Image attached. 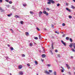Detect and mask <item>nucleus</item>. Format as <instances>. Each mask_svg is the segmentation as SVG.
I'll return each instance as SVG.
<instances>
[{
  "label": "nucleus",
  "mask_w": 75,
  "mask_h": 75,
  "mask_svg": "<svg viewBox=\"0 0 75 75\" xmlns=\"http://www.w3.org/2000/svg\"><path fill=\"white\" fill-rule=\"evenodd\" d=\"M43 14H46V16H48V13L45 10L43 11Z\"/></svg>",
  "instance_id": "f257e3e1"
},
{
  "label": "nucleus",
  "mask_w": 75,
  "mask_h": 75,
  "mask_svg": "<svg viewBox=\"0 0 75 75\" xmlns=\"http://www.w3.org/2000/svg\"><path fill=\"white\" fill-rule=\"evenodd\" d=\"M48 1H50L51 3L52 4H54V3H55V1L53 0H48Z\"/></svg>",
  "instance_id": "f03ea898"
},
{
  "label": "nucleus",
  "mask_w": 75,
  "mask_h": 75,
  "mask_svg": "<svg viewBox=\"0 0 75 75\" xmlns=\"http://www.w3.org/2000/svg\"><path fill=\"white\" fill-rule=\"evenodd\" d=\"M61 42H62V44H63L64 46H66V45H67L66 44V43L64 42L63 40H62Z\"/></svg>",
  "instance_id": "7ed1b4c3"
},
{
  "label": "nucleus",
  "mask_w": 75,
  "mask_h": 75,
  "mask_svg": "<svg viewBox=\"0 0 75 75\" xmlns=\"http://www.w3.org/2000/svg\"><path fill=\"white\" fill-rule=\"evenodd\" d=\"M45 73L46 74H47V75H49L50 74V72H48L47 70H45Z\"/></svg>",
  "instance_id": "20e7f679"
},
{
  "label": "nucleus",
  "mask_w": 75,
  "mask_h": 75,
  "mask_svg": "<svg viewBox=\"0 0 75 75\" xmlns=\"http://www.w3.org/2000/svg\"><path fill=\"white\" fill-rule=\"evenodd\" d=\"M66 65L67 66V69H70V67L69 66V65H68V64H66Z\"/></svg>",
  "instance_id": "39448f33"
},
{
  "label": "nucleus",
  "mask_w": 75,
  "mask_h": 75,
  "mask_svg": "<svg viewBox=\"0 0 75 75\" xmlns=\"http://www.w3.org/2000/svg\"><path fill=\"white\" fill-rule=\"evenodd\" d=\"M42 14V12L40 11L39 13V17H41V15Z\"/></svg>",
  "instance_id": "423d86ee"
},
{
  "label": "nucleus",
  "mask_w": 75,
  "mask_h": 75,
  "mask_svg": "<svg viewBox=\"0 0 75 75\" xmlns=\"http://www.w3.org/2000/svg\"><path fill=\"white\" fill-rule=\"evenodd\" d=\"M23 68V66L21 65H20L18 67V69H21Z\"/></svg>",
  "instance_id": "0eeeda50"
},
{
  "label": "nucleus",
  "mask_w": 75,
  "mask_h": 75,
  "mask_svg": "<svg viewBox=\"0 0 75 75\" xmlns=\"http://www.w3.org/2000/svg\"><path fill=\"white\" fill-rule=\"evenodd\" d=\"M25 34L26 36H28V35H29V33H28V32H25Z\"/></svg>",
  "instance_id": "6e6552de"
},
{
  "label": "nucleus",
  "mask_w": 75,
  "mask_h": 75,
  "mask_svg": "<svg viewBox=\"0 0 75 75\" xmlns=\"http://www.w3.org/2000/svg\"><path fill=\"white\" fill-rule=\"evenodd\" d=\"M42 58H45L46 57V55L45 54H43L42 55Z\"/></svg>",
  "instance_id": "1a4fd4ad"
},
{
  "label": "nucleus",
  "mask_w": 75,
  "mask_h": 75,
  "mask_svg": "<svg viewBox=\"0 0 75 75\" xmlns=\"http://www.w3.org/2000/svg\"><path fill=\"white\" fill-rule=\"evenodd\" d=\"M66 9L67 10V11H69V12H70V11H71V10L68 8H66Z\"/></svg>",
  "instance_id": "9d476101"
},
{
  "label": "nucleus",
  "mask_w": 75,
  "mask_h": 75,
  "mask_svg": "<svg viewBox=\"0 0 75 75\" xmlns=\"http://www.w3.org/2000/svg\"><path fill=\"white\" fill-rule=\"evenodd\" d=\"M19 74H20V75H23V72L20 71L19 72Z\"/></svg>",
  "instance_id": "9b49d317"
},
{
  "label": "nucleus",
  "mask_w": 75,
  "mask_h": 75,
  "mask_svg": "<svg viewBox=\"0 0 75 75\" xmlns=\"http://www.w3.org/2000/svg\"><path fill=\"white\" fill-rule=\"evenodd\" d=\"M71 8H73V9H75V7L74 6H73L72 5H71Z\"/></svg>",
  "instance_id": "f8f14e48"
},
{
  "label": "nucleus",
  "mask_w": 75,
  "mask_h": 75,
  "mask_svg": "<svg viewBox=\"0 0 75 75\" xmlns=\"http://www.w3.org/2000/svg\"><path fill=\"white\" fill-rule=\"evenodd\" d=\"M10 49H11V51H13V50H14V48H13V47H10Z\"/></svg>",
  "instance_id": "ddd939ff"
},
{
  "label": "nucleus",
  "mask_w": 75,
  "mask_h": 75,
  "mask_svg": "<svg viewBox=\"0 0 75 75\" xmlns=\"http://www.w3.org/2000/svg\"><path fill=\"white\" fill-rule=\"evenodd\" d=\"M35 64L36 65H38V62H37V61H35L34 62Z\"/></svg>",
  "instance_id": "4468645a"
},
{
  "label": "nucleus",
  "mask_w": 75,
  "mask_h": 75,
  "mask_svg": "<svg viewBox=\"0 0 75 75\" xmlns=\"http://www.w3.org/2000/svg\"><path fill=\"white\" fill-rule=\"evenodd\" d=\"M73 46L74 48L75 49V43H74L73 44Z\"/></svg>",
  "instance_id": "2eb2a0df"
},
{
  "label": "nucleus",
  "mask_w": 75,
  "mask_h": 75,
  "mask_svg": "<svg viewBox=\"0 0 75 75\" xmlns=\"http://www.w3.org/2000/svg\"><path fill=\"white\" fill-rule=\"evenodd\" d=\"M8 17H10L11 16H12V14L11 13L10 14H8L7 15Z\"/></svg>",
  "instance_id": "dca6fc26"
},
{
  "label": "nucleus",
  "mask_w": 75,
  "mask_h": 75,
  "mask_svg": "<svg viewBox=\"0 0 75 75\" xmlns=\"http://www.w3.org/2000/svg\"><path fill=\"white\" fill-rule=\"evenodd\" d=\"M72 46H73V44H70L69 45V46L70 48H72Z\"/></svg>",
  "instance_id": "f3484780"
},
{
  "label": "nucleus",
  "mask_w": 75,
  "mask_h": 75,
  "mask_svg": "<svg viewBox=\"0 0 75 75\" xmlns=\"http://www.w3.org/2000/svg\"><path fill=\"white\" fill-rule=\"evenodd\" d=\"M29 45L30 47H32V46L33 45V43H30Z\"/></svg>",
  "instance_id": "a211bd4d"
},
{
  "label": "nucleus",
  "mask_w": 75,
  "mask_h": 75,
  "mask_svg": "<svg viewBox=\"0 0 75 75\" xmlns=\"http://www.w3.org/2000/svg\"><path fill=\"white\" fill-rule=\"evenodd\" d=\"M15 17H16V18H19V16L18 15H16L15 16Z\"/></svg>",
  "instance_id": "6ab92c4d"
},
{
  "label": "nucleus",
  "mask_w": 75,
  "mask_h": 75,
  "mask_svg": "<svg viewBox=\"0 0 75 75\" xmlns=\"http://www.w3.org/2000/svg\"><path fill=\"white\" fill-rule=\"evenodd\" d=\"M22 5L24 7H25V6H27V5L25 4H23Z\"/></svg>",
  "instance_id": "aec40b11"
},
{
  "label": "nucleus",
  "mask_w": 75,
  "mask_h": 75,
  "mask_svg": "<svg viewBox=\"0 0 75 75\" xmlns=\"http://www.w3.org/2000/svg\"><path fill=\"white\" fill-rule=\"evenodd\" d=\"M52 49H54V44L53 43L52 44Z\"/></svg>",
  "instance_id": "412c9836"
},
{
  "label": "nucleus",
  "mask_w": 75,
  "mask_h": 75,
  "mask_svg": "<svg viewBox=\"0 0 75 75\" xmlns=\"http://www.w3.org/2000/svg\"><path fill=\"white\" fill-rule=\"evenodd\" d=\"M54 75H57V72L56 71H54Z\"/></svg>",
  "instance_id": "4be33fe9"
},
{
  "label": "nucleus",
  "mask_w": 75,
  "mask_h": 75,
  "mask_svg": "<svg viewBox=\"0 0 75 75\" xmlns=\"http://www.w3.org/2000/svg\"><path fill=\"white\" fill-rule=\"evenodd\" d=\"M0 10H1V12H3V11H4V10H3V9H2V8H1V7L0 8Z\"/></svg>",
  "instance_id": "5701e85b"
},
{
  "label": "nucleus",
  "mask_w": 75,
  "mask_h": 75,
  "mask_svg": "<svg viewBox=\"0 0 75 75\" xmlns=\"http://www.w3.org/2000/svg\"><path fill=\"white\" fill-rule=\"evenodd\" d=\"M66 40H69V37H67L66 38Z\"/></svg>",
  "instance_id": "b1692460"
},
{
  "label": "nucleus",
  "mask_w": 75,
  "mask_h": 75,
  "mask_svg": "<svg viewBox=\"0 0 75 75\" xmlns=\"http://www.w3.org/2000/svg\"><path fill=\"white\" fill-rule=\"evenodd\" d=\"M47 67H51V65L50 64H48L47 65Z\"/></svg>",
  "instance_id": "393cba45"
},
{
  "label": "nucleus",
  "mask_w": 75,
  "mask_h": 75,
  "mask_svg": "<svg viewBox=\"0 0 75 75\" xmlns=\"http://www.w3.org/2000/svg\"><path fill=\"white\" fill-rule=\"evenodd\" d=\"M10 30L11 31H12V33H14V31H13V29H10Z\"/></svg>",
  "instance_id": "a878e982"
},
{
  "label": "nucleus",
  "mask_w": 75,
  "mask_h": 75,
  "mask_svg": "<svg viewBox=\"0 0 75 75\" xmlns=\"http://www.w3.org/2000/svg\"><path fill=\"white\" fill-rule=\"evenodd\" d=\"M25 55L24 54H22V57H25Z\"/></svg>",
  "instance_id": "bb28decb"
},
{
  "label": "nucleus",
  "mask_w": 75,
  "mask_h": 75,
  "mask_svg": "<svg viewBox=\"0 0 75 75\" xmlns=\"http://www.w3.org/2000/svg\"><path fill=\"white\" fill-rule=\"evenodd\" d=\"M23 23L24 22H23V21H21V24H23Z\"/></svg>",
  "instance_id": "cd10ccee"
},
{
  "label": "nucleus",
  "mask_w": 75,
  "mask_h": 75,
  "mask_svg": "<svg viewBox=\"0 0 75 75\" xmlns=\"http://www.w3.org/2000/svg\"><path fill=\"white\" fill-rule=\"evenodd\" d=\"M51 1H49V2H47V4H51Z\"/></svg>",
  "instance_id": "c85d7f7f"
},
{
  "label": "nucleus",
  "mask_w": 75,
  "mask_h": 75,
  "mask_svg": "<svg viewBox=\"0 0 75 75\" xmlns=\"http://www.w3.org/2000/svg\"><path fill=\"white\" fill-rule=\"evenodd\" d=\"M69 40L70 41H71V42H72V39L71 38H70Z\"/></svg>",
  "instance_id": "c756f323"
},
{
  "label": "nucleus",
  "mask_w": 75,
  "mask_h": 75,
  "mask_svg": "<svg viewBox=\"0 0 75 75\" xmlns=\"http://www.w3.org/2000/svg\"><path fill=\"white\" fill-rule=\"evenodd\" d=\"M30 14H34V13H33V12L31 11H30Z\"/></svg>",
  "instance_id": "7c9ffc66"
},
{
  "label": "nucleus",
  "mask_w": 75,
  "mask_h": 75,
  "mask_svg": "<svg viewBox=\"0 0 75 75\" xmlns=\"http://www.w3.org/2000/svg\"><path fill=\"white\" fill-rule=\"evenodd\" d=\"M67 74H69V75H71V72L69 71L67 72Z\"/></svg>",
  "instance_id": "2f4dec72"
},
{
  "label": "nucleus",
  "mask_w": 75,
  "mask_h": 75,
  "mask_svg": "<svg viewBox=\"0 0 75 75\" xmlns=\"http://www.w3.org/2000/svg\"><path fill=\"white\" fill-rule=\"evenodd\" d=\"M8 3H9L10 4H12L13 3V2L11 1H9V2H8Z\"/></svg>",
  "instance_id": "473e14b6"
},
{
  "label": "nucleus",
  "mask_w": 75,
  "mask_h": 75,
  "mask_svg": "<svg viewBox=\"0 0 75 75\" xmlns=\"http://www.w3.org/2000/svg\"><path fill=\"white\" fill-rule=\"evenodd\" d=\"M27 65L28 67H30V64H28V63L27 64Z\"/></svg>",
  "instance_id": "72a5a7b5"
},
{
  "label": "nucleus",
  "mask_w": 75,
  "mask_h": 75,
  "mask_svg": "<svg viewBox=\"0 0 75 75\" xmlns=\"http://www.w3.org/2000/svg\"><path fill=\"white\" fill-rule=\"evenodd\" d=\"M50 52L52 55H53V53L52 52V51L50 50Z\"/></svg>",
  "instance_id": "f704fd0d"
},
{
  "label": "nucleus",
  "mask_w": 75,
  "mask_h": 75,
  "mask_svg": "<svg viewBox=\"0 0 75 75\" xmlns=\"http://www.w3.org/2000/svg\"><path fill=\"white\" fill-rule=\"evenodd\" d=\"M71 50H72V51H73V52H75V50L74 49H72Z\"/></svg>",
  "instance_id": "c9c22d12"
},
{
  "label": "nucleus",
  "mask_w": 75,
  "mask_h": 75,
  "mask_svg": "<svg viewBox=\"0 0 75 75\" xmlns=\"http://www.w3.org/2000/svg\"><path fill=\"white\" fill-rule=\"evenodd\" d=\"M69 18H72V16H69Z\"/></svg>",
  "instance_id": "e433bc0d"
},
{
  "label": "nucleus",
  "mask_w": 75,
  "mask_h": 75,
  "mask_svg": "<svg viewBox=\"0 0 75 75\" xmlns=\"http://www.w3.org/2000/svg\"><path fill=\"white\" fill-rule=\"evenodd\" d=\"M34 39L35 40H38V38L37 37H35Z\"/></svg>",
  "instance_id": "4c0bfd02"
},
{
  "label": "nucleus",
  "mask_w": 75,
  "mask_h": 75,
  "mask_svg": "<svg viewBox=\"0 0 75 75\" xmlns=\"http://www.w3.org/2000/svg\"><path fill=\"white\" fill-rule=\"evenodd\" d=\"M62 25L63 26H65V24L64 23L62 24Z\"/></svg>",
  "instance_id": "58836bf2"
},
{
  "label": "nucleus",
  "mask_w": 75,
  "mask_h": 75,
  "mask_svg": "<svg viewBox=\"0 0 75 75\" xmlns=\"http://www.w3.org/2000/svg\"><path fill=\"white\" fill-rule=\"evenodd\" d=\"M46 10H48V11H50V9H49L48 8H47Z\"/></svg>",
  "instance_id": "ea45409f"
},
{
  "label": "nucleus",
  "mask_w": 75,
  "mask_h": 75,
  "mask_svg": "<svg viewBox=\"0 0 75 75\" xmlns=\"http://www.w3.org/2000/svg\"><path fill=\"white\" fill-rule=\"evenodd\" d=\"M37 30H38V31H40V29H39V28H37Z\"/></svg>",
  "instance_id": "a19ab883"
},
{
  "label": "nucleus",
  "mask_w": 75,
  "mask_h": 75,
  "mask_svg": "<svg viewBox=\"0 0 75 75\" xmlns=\"http://www.w3.org/2000/svg\"><path fill=\"white\" fill-rule=\"evenodd\" d=\"M39 38L40 39V38H41V35H39Z\"/></svg>",
  "instance_id": "79ce46f5"
},
{
  "label": "nucleus",
  "mask_w": 75,
  "mask_h": 75,
  "mask_svg": "<svg viewBox=\"0 0 75 75\" xmlns=\"http://www.w3.org/2000/svg\"><path fill=\"white\" fill-rule=\"evenodd\" d=\"M52 28H54V25H52Z\"/></svg>",
  "instance_id": "37998d69"
},
{
  "label": "nucleus",
  "mask_w": 75,
  "mask_h": 75,
  "mask_svg": "<svg viewBox=\"0 0 75 75\" xmlns=\"http://www.w3.org/2000/svg\"><path fill=\"white\" fill-rule=\"evenodd\" d=\"M55 52H58V50H56L55 51Z\"/></svg>",
  "instance_id": "c03bdc74"
},
{
  "label": "nucleus",
  "mask_w": 75,
  "mask_h": 75,
  "mask_svg": "<svg viewBox=\"0 0 75 75\" xmlns=\"http://www.w3.org/2000/svg\"><path fill=\"white\" fill-rule=\"evenodd\" d=\"M60 5V4H57V6H58V7H59V6Z\"/></svg>",
  "instance_id": "a18cd8bd"
},
{
  "label": "nucleus",
  "mask_w": 75,
  "mask_h": 75,
  "mask_svg": "<svg viewBox=\"0 0 75 75\" xmlns=\"http://www.w3.org/2000/svg\"><path fill=\"white\" fill-rule=\"evenodd\" d=\"M61 71H62V72H64V70L62 69H61Z\"/></svg>",
  "instance_id": "49530a36"
},
{
  "label": "nucleus",
  "mask_w": 75,
  "mask_h": 75,
  "mask_svg": "<svg viewBox=\"0 0 75 75\" xmlns=\"http://www.w3.org/2000/svg\"><path fill=\"white\" fill-rule=\"evenodd\" d=\"M49 71L50 72H52V71L49 70Z\"/></svg>",
  "instance_id": "de8ad7c7"
},
{
  "label": "nucleus",
  "mask_w": 75,
  "mask_h": 75,
  "mask_svg": "<svg viewBox=\"0 0 75 75\" xmlns=\"http://www.w3.org/2000/svg\"><path fill=\"white\" fill-rule=\"evenodd\" d=\"M5 0L6 2L8 3V1H9V0Z\"/></svg>",
  "instance_id": "09e8293b"
},
{
  "label": "nucleus",
  "mask_w": 75,
  "mask_h": 75,
  "mask_svg": "<svg viewBox=\"0 0 75 75\" xmlns=\"http://www.w3.org/2000/svg\"><path fill=\"white\" fill-rule=\"evenodd\" d=\"M12 8V9H14L15 8L14 7V6H13Z\"/></svg>",
  "instance_id": "8fccbe9b"
},
{
  "label": "nucleus",
  "mask_w": 75,
  "mask_h": 75,
  "mask_svg": "<svg viewBox=\"0 0 75 75\" xmlns=\"http://www.w3.org/2000/svg\"><path fill=\"white\" fill-rule=\"evenodd\" d=\"M55 33H57V34H59V32H58L57 31H56L55 32Z\"/></svg>",
  "instance_id": "3c124183"
},
{
  "label": "nucleus",
  "mask_w": 75,
  "mask_h": 75,
  "mask_svg": "<svg viewBox=\"0 0 75 75\" xmlns=\"http://www.w3.org/2000/svg\"><path fill=\"white\" fill-rule=\"evenodd\" d=\"M65 34H64V35H62L63 37H65Z\"/></svg>",
  "instance_id": "603ef678"
},
{
  "label": "nucleus",
  "mask_w": 75,
  "mask_h": 75,
  "mask_svg": "<svg viewBox=\"0 0 75 75\" xmlns=\"http://www.w3.org/2000/svg\"><path fill=\"white\" fill-rule=\"evenodd\" d=\"M2 2H3V0H0V2L1 3Z\"/></svg>",
  "instance_id": "864d4df0"
},
{
  "label": "nucleus",
  "mask_w": 75,
  "mask_h": 75,
  "mask_svg": "<svg viewBox=\"0 0 75 75\" xmlns=\"http://www.w3.org/2000/svg\"><path fill=\"white\" fill-rule=\"evenodd\" d=\"M10 5H7V6H6V7H7L9 8V7H10Z\"/></svg>",
  "instance_id": "5fc2aeb1"
},
{
  "label": "nucleus",
  "mask_w": 75,
  "mask_h": 75,
  "mask_svg": "<svg viewBox=\"0 0 75 75\" xmlns=\"http://www.w3.org/2000/svg\"><path fill=\"white\" fill-rule=\"evenodd\" d=\"M58 57H60V55H59V54H58Z\"/></svg>",
  "instance_id": "6e6d98bb"
},
{
  "label": "nucleus",
  "mask_w": 75,
  "mask_h": 75,
  "mask_svg": "<svg viewBox=\"0 0 75 75\" xmlns=\"http://www.w3.org/2000/svg\"><path fill=\"white\" fill-rule=\"evenodd\" d=\"M41 61H42V62H44V60H43V59H42V60H41Z\"/></svg>",
  "instance_id": "4d7b16f0"
},
{
  "label": "nucleus",
  "mask_w": 75,
  "mask_h": 75,
  "mask_svg": "<svg viewBox=\"0 0 75 75\" xmlns=\"http://www.w3.org/2000/svg\"><path fill=\"white\" fill-rule=\"evenodd\" d=\"M61 68H62V69H64V68H63V67H61Z\"/></svg>",
  "instance_id": "13d9d810"
},
{
  "label": "nucleus",
  "mask_w": 75,
  "mask_h": 75,
  "mask_svg": "<svg viewBox=\"0 0 75 75\" xmlns=\"http://www.w3.org/2000/svg\"><path fill=\"white\" fill-rule=\"evenodd\" d=\"M8 47H10V45H8Z\"/></svg>",
  "instance_id": "bf43d9fd"
},
{
  "label": "nucleus",
  "mask_w": 75,
  "mask_h": 75,
  "mask_svg": "<svg viewBox=\"0 0 75 75\" xmlns=\"http://www.w3.org/2000/svg\"><path fill=\"white\" fill-rule=\"evenodd\" d=\"M73 1L74 2H75V0H73Z\"/></svg>",
  "instance_id": "052dcab7"
},
{
  "label": "nucleus",
  "mask_w": 75,
  "mask_h": 75,
  "mask_svg": "<svg viewBox=\"0 0 75 75\" xmlns=\"http://www.w3.org/2000/svg\"><path fill=\"white\" fill-rule=\"evenodd\" d=\"M71 58H73V57L71 56Z\"/></svg>",
  "instance_id": "680f3d73"
},
{
  "label": "nucleus",
  "mask_w": 75,
  "mask_h": 75,
  "mask_svg": "<svg viewBox=\"0 0 75 75\" xmlns=\"http://www.w3.org/2000/svg\"><path fill=\"white\" fill-rule=\"evenodd\" d=\"M52 38H54V37H52Z\"/></svg>",
  "instance_id": "e2e57ef3"
},
{
  "label": "nucleus",
  "mask_w": 75,
  "mask_h": 75,
  "mask_svg": "<svg viewBox=\"0 0 75 75\" xmlns=\"http://www.w3.org/2000/svg\"><path fill=\"white\" fill-rule=\"evenodd\" d=\"M66 5H68V4H67V3H66Z\"/></svg>",
  "instance_id": "0e129e2a"
},
{
  "label": "nucleus",
  "mask_w": 75,
  "mask_h": 75,
  "mask_svg": "<svg viewBox=\"0 0 75 75\" xmlns=\"http://www.w3.org/2000/svg\"><path fill=\"white\" fill-rule=\"evenodd\" d=\"M37 75H38V73L37 74Z\"/></svg>",
  "instance_id": "69168bd1"
},
{
  "label": "nucleus",
  "mask_w": 75,
  "mask_h": 75,
  "mask_svg": "<svg viewBox=\"0 0 75 75\" xmlns=\"http://www.w3.org/2000/svg\"><path fill=\"white\" fill-rule=\"evenodd\" d=\"M39 52H41V51L40 50L39 51Z\"/></svg>",
  "instance_id": "338daca9"
},
{
  "label": "nucleus",
  "mask_w": 75,
  "mask_h": 75,
  "mask_svg": "<svg viewBox=\"0 0 75 75\" xmlns=\"http://www.w3.org/2000/svg\"><path fill=\"white\" fill-rule=\"evenodd\" d=\"M74 75H75V71L74 73Z\"/></svg>",
  "instance_id": "774afa93"
}]
</instances>
